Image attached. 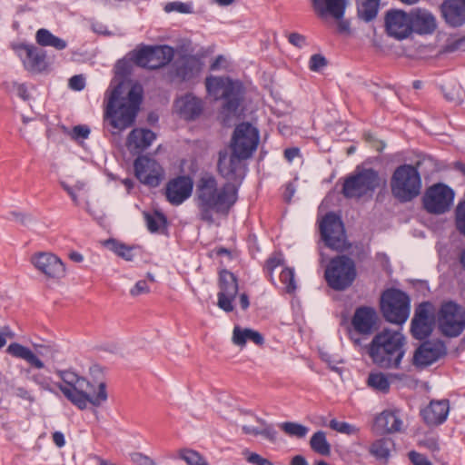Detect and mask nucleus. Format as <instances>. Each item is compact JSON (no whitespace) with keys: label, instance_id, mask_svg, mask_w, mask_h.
Masks as SVG:
<instances>
[{"label":"nucleus","instance_id":"nucleus-1","mask_svg":"<svg viewBox=\"0 0 465 465\" xmlns=\"http://www.w3.org/2000/svg\"><path fill=\"white\" fill-rule=\"evenodd\" d=\"M143 89H110L104 98L103 124L112 135L131 128L143 102Z\"/></svg>","mask_w":465,"mask_h":465},{"label":"nucleus","instance_id":"nucleus-2","mask_svg":"<svg viewBox=\"0 0 465 465\" xmlns=\"http://www.w3.org/2000/svg\"><path fill=\"white\" fill-rule=\"evenodd\" d=\"M219 185L214 177L204 175L199 179L195 190V201L202 220L214 223L228 213L237 200V185L242 179H227Z\"/></svg>","mask_w":465,"mask_h":465},{"label":"nucleus","instance_id":"nucleus-3","mask_svg":"<svg viewBox=\"0 0 465 465\" xmlns=\"http://www.w3.org/2000/svg\"><path fill=\"white\" fill-rule=\"evenodd\" d=\"M259 143L258 130L250 124H239L232 135L231 149L221 152L218 170L225 179H242L244 168L242 160L249 158Z\"/></svg>","mask_w":465,"mask_h":465},{"label":"nucleus","instance_id":"nucleus-4","mask_svg":"<svg viewBox=\"0 0 465 465\" xmlns=\"http://www.w3.org/2000/svg\"><path fill=\"white\" fill-rule=\"evenodd\" d=\"M57 375L63 381L57 384L58 389L79 409L84 410L88 404L99 407L106 401L105 383L99 382L96 391L94 385L74 371H58Z\"/></svg>","mask_w":465,"mask_h":465},{"label":"nucleus","instance_id":"nucleus-5","mask_svg":"<svg viewBox=\"0 0 465 465\" xmlns=\"http://www.w3.org/2000/svg\"><path fill=\"white\" fill-rule=\"evenodd\" d=\"M406 338L398 330L385 328L372 339L369 354L383 369H399L405 355Z\"/></svg>","mask_w":465,"mask_h":465},{"label":"nucleus","instance_id":"nucleus-6","mask_svg":"<svg viewBox=\"0 0 465 465\" xmlns=\"http://www.w3.org/2000/svg\"><path fill=\"white\" fill-rule=\"evenodd\" d=\"M421 179L418 170L411 164L399 166L391 179L392 195L401 202H409L418 196Z\"/></svg>","mask_w":465,"mask_h":465},{"label":"nucleus","instance_id":"nucleus-7","mask_svg":"<svg viewBox=\"0 0 465 465\" xmlns=\"http://www.w3.org/2000/svg\"><path fill=\"white\" fill-rule=\"evenodd\" d=\"M381 309L384 318L397 325H402L409 318L411 312L409 296L397 289L385 291L381 299Z\"/></svg>","mask_w":465,"mask_h":465},{"label":"nucleus","instance_id":"nucleus-8","mask_svg":"<svg viewBox=\"0 0 465 465\" xmlns=\"http://www.w3.org/2000/svg\"><path fill=\"white\" fill-rule=\"evenodd\" d=\"M328 284L334 290H344L351 285L356 278L354 262L346 256L332 259L325 270Z\"/></svg>","mask_w":465,"mask_h":465},{"label":"nucleus","instance_id":"nucleus-9","mask_svg":"<svg viewBox=\"0 0 465 465\" xmlns=\"http://www.w3.org/2000/svg\"><path fill=\"white\" fill-rule=\"evenodd\" d=\"M134 63L143 68L158 69L168 64L174 56V50L168 45L143 46L129 54Z\"/></svg>","mask_w":465,"mask_h":465},{"label":"nucleus","instance_id":"nucleus-10","mask_svg":"<svg viewBox=\"0 0 465 465\" xmlns=\"http://www.w3.org/2000/svg\"><path fill=\"white\" fill-rule=\"evenodd\" d=\"M438 325L444 335L459 336L465 329V309L452 302L443 303L438 312Z\"/></svg>","mask_w":465,"mask_h":465},{"label":"nucleus","instance_id":"nucleus-11","mask_svg":"<svg viewBox=\"0 0 465 465\" xmlns=\"http://www.w3.org/2000/svg\"><path fill=\"white\" fill-rule=\"evenodd\" d=\"M380 184V177L372 169H363L349 177L343 186V193L347 197L359 198L371 195Z\"/></svg>","mask_w":465,"mask_h":465},{"label":"nucleus","instance_id":"nucleus-12","mask_svg":"<svg viewBox=\"0 0 465 465\" xmlns=\"http://www.w3.org/2000/svg\"><path fill=\"white\" fill-rule=\"evenodd\" d=\"M322 238L326 246L333 250H343L347 246L346 235L341 219L328 213L320 223Z\"/></svg>","mask_w":465,"mask_h":465},{"label":"nucleus","instance_id":"nucleus-13","mask_svg":"<svg viewBox=\"0 0 465 465\" xmlns=\"http://www.w3.org/2000/svg\"><path fill=\"white\" fill-rule=\"evenodd\" d=\"M208 95L220 102L222 121L228 124L239 117L240 95L238 89H208Z\"/></svg>","mask_w":465,"mask_h":465},{"label":"nucleus","instance_id":"nucleus-14","mask_svg":"<svg viewBox=\"0 0 465 465\" xmlns=\"http://www.w3.org/2000/svg\"><path fill=\"white\" fill-rule=\"evenodd\" d=\"M136 178L144 185L157 187L164 179L163 166L154 159L143 155L134 163Z\"/></svg>","mask_w":465,"mask_h":465},{"label":"nucleus","instance_id":"nucleus-15","mask_svg":"<svg viewBox=\"0 0 465 465\" xmlns=\"http://www.w3.org/2000/svg\"><path fill=\"white\" fill-rule=\"evenodd\" d=\"M453 199V191L445 184L438 183L426 191L423 203L428 212L440 214L450 208Z\"/></svg>","mask_w":465,"mask_h":465},{"label":"nucleus","instance_id":"nucleus-16","mask_svg":"<svg viewBox=\"0 0 465 465\" xmlns=\"http://www.w3.org/2000/svg\"><path fill=\"white\" fill-rule=\"evenodd\" d=\"M13 49L28 72L41 73L47 68L45 52L34 45L16 44Z\"/></svg>","mask_w":465,"mask_h":465},{"label":"nucleus","instance_id":"nucleus-17","mask_svg":"<svg viewBox=\"0 0 465 465\" xmlns=\"http://www.w3.org/2000/svg\"><path fill=\"white\" fill-rule=\"evenodd\" d=\"M315 13L322 18L331 16L337 20L339 31H349V23L342 20L348 0H311Z\"/></svg>","mask_w":465,"mask_h":465},{"label":"nucleus","instance_id":"nucleus-18","mask_svg":"<svg viewBox=\"0 0 465 465\" xmlns=\"http://www.w3.org/2000/svg\"><path fill=\"white\" fill-rule=\"evenodd\" d=\"M34 267L49 279L59 280L65 275V266L59 257L52 252H37L30 259Z\"/></svg>","mask_w":465,"mask_h":465},{"label":"nucleus","instance_id":"nucleus-19","mask_svg":"<svg viewBox=\"0 0 465 465\" xmlns=\"http://www.w3.org/2000/svg\"><path fill=\"white\" fill-rule=\"evenodd\" d=\"M53 349L52 345H35V351L20 343L13 342L8 345L6 351L13 357L22 359L36 369L45 368V363L38 356L48 359Z\"/></svg>","mask_w":465,"mask_h":465},{"label":"nucleus","instance_id":"nucleus-20","mask_svg":"<svg viewBox=\"0 0 465 465\" xmlns=\"http://www.w3.org/2000/svg\"><path fill=\"white\" fill-rule=\"evenodd\" d=\"M241 414L242 419L235 420V423H240L244 434L254 437L262 436L269 440H275L276 432L271 424L251 412L244 411Z\"/></svg>","mask_w":465,"mask_h":465},{"label":"nucleus","instance_id":"nucleus-21","mask_svg":"<svg viewBox=\"0 0 465 465\" xmlns=\"http://www.w3.org/2000/svg\"><path fill=\"white\" fill-rule=\"evenodd\" d=\"M193 183L189 176H178L170 180L165 186V196L173 205H180L187 200L193 192Z\"/></svg>","mask_w":465,"mask_h":465},{"label":"nucleus","instance_id":"nucleus-22","mask_svg":"<svg viewBox=\"0 0 465 465\" xmlns=\"http://www.w3.org/2000/svg\"><path fill=\"white\" fill-rule=\"evenodd\" d=\"M134 61L123 58L116 62L114 67V76L109 87H141L134 78Z\"/></svg>","mask_w":465,"mask_h":465},{"label":"nucleus","instance_id":"nucleus-23","mask_svg":"<svg viewBox=\"0 0 465 465\" xmlns=\"http://www.w3.org/2000/svg\"><path fill=\"white\" fill-rule=\"evenodd\" d=\"M238 292V283L234 275L228 271L220 273V292L218 293V306L224 312L233 310L232 301Z\"/></svg>","mask_w":465,"mask_h":465},{"label":"nucleus","instance_id":"nucleus-24","mask_svg":"<svg viewBox=\"0 0 465 465\" xmlns=\"http://www.w3.org/2000/svg\"><path fill=\"white\" fill-rule=\"evenodd\" d=\"M386 28L390 35L397 39H404L411 33L410 14L401 10H391L386 15Z\"/></svg>","mask_w":465,"mask_h":465},{"label":"nucleus","instance_id":"nucleus-25","mask_svg":"<svg viewBox=\"0 0 465 465\" xmlns=\"http://www.w3.org/2000/svg\"><path fill=\"white\" fill-rule=\"evenodd\" d=\"M433 316L431 305L430 303H422L415 312L414 318L411 322L412 335L419 340L425 339L432 331Z\"/></svg>","mask_w":465,"mask_h":465},{"label":"nucleus","instance_id":"nucleus-26","mask_svg":"<svg viewBox=\"0 0 465 465\" xmlns=\"http://www.w3.org/2000/svg\"><path fill=\"white\" fill-rule=\"evenodd\" d=\"M403 426L401 412L397 409L384 410L374 420V430L381 434L400 432Z\"/></svg>","mask_w":465,"mask_h":465},{"label":"nucleus","instance_id":"nucleus-27","mask_svg":"<svg viewBox=\"0 0 465 465\" xmlns=\"http://www.w3.org/2000/svg\"><path fill=\"white\" fill-rule=\"evenodd\" d=\"M445 354V348L440 342H425L414 352L412 362L418 368L432 364Z\"/></svg>","mask_w":465,"mask_h":465},{"label":"nucleus","instance_id":"nucleus-28","mask_svg":"<svg viewBox=\"0 0 465 465\" xmlns=\"http://www.w3.org/2000/svg\"><path fill=\"white\" fill-rule=\"evenodd\" d=\"M378 320L377 312L371 307L358 308L351 319V325L356 332L369 335L375 329Z\"/></svg>","mask_w":465,"mask_h":465},{"label":"nucleus","instance_id":"nucleus-29","mask_svg":"<svg viewBox=\"0 0 465 465\" xmlns=\"http://www.w3.org/2000/svg\"><path fill=\"white\" fill-rule=\"evenodd\" d=\"M174 109L185 120H194L202 114L203 104L193 94H187L175 101Z\"/></svg>","mask_w":465,"mask_h":465},{"label":"nucleus","instance_id":"nucleus-30","mask_svg":"<svg viewBox=\"0 0 465 465\" xmlns=\"http://www.w3.org/2000/svg\"><path fill=\"white\" fill-rule=\"evenodd\" d=\"M441 12L449 25L458 27L465 24V3L462 0L444 1Z\"/></svg>","mask_w":465,"mask_h":465},{"label":"nucleus","instance_id":"nucleus-31","mask_svg":"<svg viewBox=\"0 0 465 465\" xmlns=\"http://www.w3.org/2000/svg\"><path fill=\"white\" fill-rule=\"evenodd\" d=\"M450 411L449 401L446 400L431 401L430 404L421 411L425 422L429 425H439L444 422Z\"/></svg>","mask_w":465,"mask_h":465},{"label":"nucleus","instance_id":"nucleus-32","mask_svg":"<svg viewBox=\"0 0 465 465\" xmlns=\"http://www.w3.org/2000/svg\"><path fill=\"white\" fill-rule=\"evenodd\" d=\"M411 21V32L420 35L431 34L437 26L434 15L424 9H416L410 13Z\"/></svg>","mask_w":465,"mask_h":465},{"label":"nucleus","instance_id":"nucleus-33","mask_svg":"<svg viewBox=\"0 0 465 465\" xmlns=\"http://www.w3.org/2000/svg\"><path fill=\"white\" fill-rule=\"evenodd\" d=\"M155 138V134L149 129L134 128L126 138V146L130 152L143 151L153 143Z\"/></svg>","mask_w":465,"mask_h":465},{"label":"nucleus","instance_id":"nucleus-34","mask_svg":"<svg viewBox=\"0 0 465 465\" xmlns=\"http://www.w3.org/2000/svg\"><path fill=\"white\" fill-rule=\"evenodd\" d=\"M176 74L183 79L197 76L203 68V62L196 55H183L176 63Z\"/></svg>","mask_w":465,"mask_h":465},{"label":"nucleus","instance_id":"nucleus-35","mask_svg":"<svg viewBox=\"0 0 465 465\" xmlns=\"http://www.w3.org/2000/svg\"><path fill=\"white\" fill-rule=\"evenodd\" d=\"M248 341L256 345H262L264 342L263 336L259 331L238 325L234 326L232 336V343L243 347Z\"/></svg>","mask_w":465,"mask_h":465},{"label":"nucleus","instance_id":"nucleus-36","mask_svg":"<svg viewBox=\"0 0 465 465\" xmlns=\"http://www.w3.org/2000/svg\"><path fill=\"white\" fill-rule=\"evenodd\" d=\"M392 375L381 371L371 372L367 379V385L379 393L389 392Z\"/></svg>","mask_w":465,"mask_h":465},{"label":"nucleus","instance_id":"nucleus-37","mask_svg":"<svg viewBox=\"0 0 465 465\" xmlns=\"http://www.w3.org/2000/svg\"><path fill=\"white\" fill-rule=\"evenodd\" d=\"M36 43L42 46H52L57 50H64L67 46V43L54 35L49 30L41 28L35 34Z\"/></svg>","mask_w":465,"mask_h":465},{"label":"nucleus","instance_id":"nucleus-38","mask_svg":"<svg viewBox=\"0 0 465 465\" xmlns=\"http://www.w3.org/2000/svg\"><path fill=\"white\" fill-rule=\"evenodd\" d=\"M104 244L117 256L124 259L125 261H133L135 256L136 248L134 246L126 245L125 243L114 239L105 241Z\"/></svg>","mask_w":465,"mask_h":465},{"label":"nucleus","instance_id":"nucleus-39","mask_svg":"<svg viewBox=\"0 0 465 465\" xmlns=\"http://www.w3.org/2000/svg\"><path fill=\"white\" fill-rule=\"evenodd\" d=\"M358 15L365 22L373 20L378 14L380 0H357Z\"/></svg>","mask_w":465,"mask_h":465},{"label":"nucleus","instance_id":"nucleus-40","mask_svg":"<svg viewBox=\"0 0 465 465\" xmlns=\"http://www.w3.org/2000/svg\"><path fill=\"white\" fill-rule=\"evenodd\" d=\"M311 448L317 453L328 456L331 453V445L327 440L324 431L319 430L315 432L310 440Z\"/></svg>","mask_w":465,"mask_h":465},{"label":"nucleus","instance_id":"nucleus-41","mask_svg":"<svg viewBox=\"0 0 465 465\" xmlns=\"http://www.w3.org/2000/svg\"><path fill=\"white\" fill-rule=\"evenodd\" d=\"M391 447V441L389 439H381L371 444L370 452L379 460H387Z\"/></svg>","mask_w":465,"mask_h":465},{"label":"nucleus","instance_id":"nucleus-42","mask_svg":"<svg viewBox=\"0 0 465 465\" xmlns=\"http://www.w3.org/2000/svg\"><path fill=\"white\" fill-rule=\"evenodd\" d=\"M205 87H242V84L227 76H208L205 80Z\"/></svg>","mask_w":465,"mask_h":465},{"label":"nucleus","instance_id":"nucleus-43","mask_svg":"<svg viewBox=\"0 0 465 465\" xmlns=\"http://www.w3.org/2000/svg\"><path fill=\"white\" fill-rule=\"evenodd\" d=\"M61 186L66 191L76 205L80 203L79 198L86 194L85 183L83 182H77L74 186H70L64 182H62Z\"/></svg>","mask_w":465,"mask_h":465},{"label":"nucleus","instance_id":"nucleus-44","mask_svg":"<svg viewBox=\"0 0 465 465\" xmlns=\"http://www.w3.org/2000/svg\"><path fill=\"white\" fill-rule=\"evenodd\" d=\"M144 217L147 227L152 232H161L164 228L166 220L162 213L158 212L153 213H146Z\"/></svg>","mask_w":465,"mask_h":465},{"label":"nucleus","instance_id":"nucleus-45","mask_svg":"<svg viewBox=\"0 0 465 465\" xmlns=\"http://www.w3.org/2000/svg\"><path fill=\"white\" fill-rule=\"evenodd\" d=\"M280 427L286 434L296 438H303L309 431L306 426L297 422H283Z\"/></svg>","mask_w":465,"mask_h":465},{"label":"nucleus","instance_id":"nucleus-46","mask_svg":"<svg viewBox=\"0 0 465 465\" xmlns=\"http://www.w3.org/2000/svg\"><path fill=\"white\" fill-rule=\"evenodd\" d=\"M178 457L184 460L187 465H203L207 462L200 453L189 449L180 450Z\"/></svg>","mask_w":465,"mask_h":465},{"label":"nucleus","instance_id":"nucleus-47","mask_svg":"<svg viewBox=\"0 0 465 465\" xmlns=\"http://www.w3.org/2000/svg\"><path fill=\"white\" fill-rule=\"evenodd\" d=\"M178 457L184 460L187 465H203L207 462L200 453L189 449L180 450Z\"/></svg>","mask_w":465,"mask_h":465},{"label":"nucleus","instance_id":"nucleus-48","mask_svg":"<svg viewBox=\"0 0 465 465\" xmlns=\"http://www.w3.org/2000/svg\"><path fill=\"white\" fill-rule=\"evenodd\" d=\"M280 281L282 284V288L287 292H293L296 290L294 270L292 268L282 269L280 274Z\"/></svg>","mask_w":465,"mask_h":465},{"label":"nucleus","instance_id":"nucleus-49","mask_svg":"<svg viewBox=\"0 0 465 465\" xmlns=\"http://www.w3.org/2000/svg\"><path fill=\"white\" fill-rule=\"evenodd\" d=\"M329 427L339 433L346 435H354L359 431L356 426L348 422L339 421L336 419L331 420Z\"/></svg>","mask_w":465,"mask_h":465},{"label":"nucleus","instance_id":"nucleus-50","mask_svg":"<svg viewBox=\"0 0 465 465\" xmlns=\"http://www.w3.org/2000/svg\"><path fill=\"white\" fill-rule=\"evenodd\" d=\"M164 11L166 13L177 12L180 14H191L193 13V5L192 3L179 1L170 2L165 5Z\"/></svg>","mask_w":465,"mask_h":465},{"label":"nucleus","instance_id":"nucleus-51","mask_svg":"<svg viewBox=\"0 0 465 465\" xmlns=\"http://www.w3.org/2000/svg\"><path fill=\"white\" fill-rule=\"evenodd\" d=\"M326 65H327V60L323 55H322L320 54H315L310 57L308 66L311 71L320 72L323 68H325Z\"/></svg>","mask_w":465,"mask_h":465},{"label":"nucleus","instance_id":"nucleus-52","mask_svg":"<svg viewBox=\"0 0 465 465\" xmlns=\"http://www.w3.org/2000/svg\"><path fill=\"white\" fill-rule=\"evenodd\" d=\"M456 226L459 232L465 236V201L456 208Z\"/></svg>","mask_w":465,"mask_h":465},{"label":"nucleus","instance_id":"nucleus-53","mask_svg":"<svg viewBox=\"0 0 465 465\" xmlns=\"http://www.w3.org/2000/svg\"><path fill=\"white\" fill-rule=\"evenodd\" d=\"M232 66L231 61L224 55L219 54L215 57L213 63L210 64V70H228Z\"/></svg>","mask_w":465,"mask_h":465},{"label":"nucleus","instance_id":"nucleus-54","mask_svg":"<svg viewBox=\"0 0 465 465\" xmlns=\"http://www.w3.org/2000/svg\"><path fill=\"white\" fill-rule=\"evenodd\" d=\"M131 460L136 465H158L153 459L141 452L131 454Z\"/></svg>","mask_w":465,"mask_h":465},{"label":"nucleus","instance_id":"nucleus-55","mask_svg":"<svg viewBox=\"0 0 465 465\" xmlns=\"http://www.w3.org/2000/svg\"><path fill=\"white\" fill-rule=\"evenodd\" d=\"M444 97L453 103H460L464 97L462 89H443Z\"/></svg>","mask_w":465,"mask_h":465},{"label":"nucleus","instance_id":"nucleus-56","mask_svg":"<svg viewBox=\"0 0 465 465\" xmlns=\"http://www.w3.org/2000/svg\"><path fill=\"white\" fill-rule=\"evenodd\" d=\"M288 41L291 45L298 48H303L307 45L306 37L299 33H292L288 35Z\"/></svg>","mask_w":465,"mask_h":465},{"label":"nucleus","instance_id":"nucleus-57","mask_svg":"<svg viewBox=\"0 0 465 465\" xmlns=\"http://www.w3.org/2000/svg\"><path fill=\"white\" fill-rule=\"evenodd\" d=\"M248 462L254 465H273L269 460L262 458L261 455L252 452L246 454Z\"/></svg>","mask_w":465,"mask_h":465},{"label":"nucleus","instance_id":"nucleus-58","mask_svg":"<svg viewBox=\"0 0 465 465\" xmlns=\"http://www.w3.org/2000/svg\"><path fill=\"white\" fill-rule=\"evenodd\" d=\"M90 134V129L86 125H77L72 131V138L74 140L85 139Z\"/></svg>","mask_w":465,"mask_h":465},{"label":"nucleus","instance_id":"nucleus-59","mask_svg":"<svg viewBox=\"0 0 465 465\" xmlns=\"http://www.w3.org/2000/svg\"><path fill=\"white\" fill-rule=\"evenodd\" d=\"M409 458L413 465H432L426 456L416 451H411Z\"/></svg>","mask_w":465,"mask_h":465},{"label":"nucleus","instance_id":"nucleus-60","mask_svg":"<svg viewBox=\"0 0 465 465\" xmlns=\"http://www.w3.org/2000/svg\"><path fill=\"white\" fill-rule=\"evenodd\" d=\"M149 292V286L147 282L143 280L139 281L135 283L134 288L131 289L130 293L133 296H138L140 294L147 293Z\"/></svg>","mask_w":465,"mask_h":465},{"label":"nucleus","instance_id":"nucleus-61","mask_svg":"<svg viewBox=\"0 0 465 465\" xmlns=\"http://www.w3.org/2000/svg\"><path fill=\"white\" fill-rule=\"evenodd\" d=\"M86 84V76L84 74H75L68 81V87H84Z\"/></svg>","mask_w":465,"mask_h":465},{"label":"nucleus","instance_id":"nucleus-62","mask_svg":"<svg viewBox=\"0 0 465 465\" xmlns=\"http://www.w3.org/2000/svg\"><path fill=\"white\" fill-rule=\"evenodd\" d=\"M283 263V258L282 254H275L271 257L266 263L267 270L272 272L275 268L281 266Z\"/></svg>","mask_w":465,"mask_h":465},{"label":"nucleus","instance_id":"nucleus-63","mask_svg":"<svg viewBox=\"0 0 465 465\" xmlns=\"http://www.w3.org/2000/svg\"><path fill=\"white\" fill-rule=\"evenodd\" d=\"M15 396L25 400V401H27L29 402H33L35 401V398L34 396L31 394V392L29 391H27L25 388L24 387H17L15 389Z\"/></svg>","mask_w":465,"mask_h":465},{"label":"nucleus","instance_id":"nucleus-64","mask_svg":"<svg viewBox=\"0 0 465 465\" xmlns=\"http://www.w3.org/2000/svg\"><path fill=\"white\" fill-rule=\"evenodd\" d=\"M35 89H15V95L24 101L30 102L35 96L32 94Z\"/></svg>","mask_w":465,"mask_h":465}]
</instances>
